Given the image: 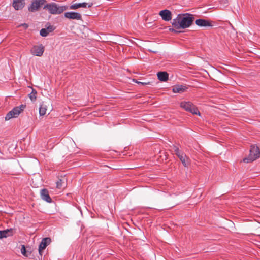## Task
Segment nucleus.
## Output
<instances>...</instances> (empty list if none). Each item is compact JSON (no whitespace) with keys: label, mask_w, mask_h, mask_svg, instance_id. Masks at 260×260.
<instances>
[{"label":"nucleus","mask_w":260,"mask_h":260,"mask_svg":"<svg viewBox=\"0 0 260 260\" xmlns=\"http://www.w3.org/2000/svg\"><path fill=\"white\" fill-rule=\"evenodd\" d=\"M62 187V180L59 179L56 182V187L57 188L60 189Z\"/></svg>","instance_id":"393cba45"},{"label":"nucleus","mask_w":260,"mask_h":260,"mask_svg":"<svg viewBox=\"0 0 260 260\" xmlns=\"http://www.w3.org/2000/svg\"><path fill=\"white\" fill-rule=\"evenodd\" d=\"M50 241V239L49 238H45L42 239L39 246V252L41 255V251L45 249Z\"/></svg>","instance_id":"4468645a"},{"label":"nucleus","mask_w":260,"mask_h":260,"mask_svg":"<svg viewBox=\"0 0 260 260\" xmlns=\"http://www.w3.org/2000/svg\"><path fill=\"white\" fill-rule=\"evenodd\" d=\"M37 91L32 89L31 92L29 94V97L31 101H35L36 99Z\"/></svg>","instance_id":"aec40b11"},{"label":"nucleus","mask_w":260,"mask_h":260,"mask_svg":"<svg viewBox=\"0 0 260 260\" xmlns=\"http://www.w3.org/2000/svg\"><path fill=\"white\" fill-rule=\"evenodd\" d=\"M12 6L16 10H21L25 6V1L23 0H13Z\"/></svg>","instance_id":"f8f14e48"},{"label":"nucleus","mask_w":260,"mask_h":260,"mask_svg":"<svg viewBox=\"0 0 260 260\" xmlns=\"http://www.w3.org/2000/svg\"><path fill=\"white\" fill-rule=\"evenodd\" d=\"M93 3L91 2L90 3H75L72 4L70 6V9L72 10H76L79 8H90L92 6Z\"/></svg>","instance_id":"0eeeda50"},{"label":"nucleus","mask_w":260,"mask_h":260,"mask_svg":"<svg viewBox=\"0 0 260 260\" xmlns=\"http://www.w3.org/2000/svg\"><path fill=\"white\" fill-rule=\"evenodd\" d=\"M184 167H187L189 164V159L186 155L182 152L177 156Z\"/></svg>","instance_id":"2eb2a0df"},{"label":"nucleus","mask_w":260,"mask_h":260,"mask_svg":"<svg viewBox=\"0 0 260 260\" xmlns=\"http://www.w3.org/2000/svg\"><path fill=\"white\" fill-rule=\"evenodd\" d=\"M44 8L47 9L52 14H59L66 10L65 6H59L54 3L47 4Z\"/></svg>","instance_id":"f03ea898"},{"label":"nucleus","mask_w":260,"mask_h":260,"mask_svg":"<svg viewBox=\"0 0 260 260\" xmlns=\"http://www.w3.org/2000/svg\"><path fill=\"white\" fill-rule=\"evenodd\" d=\"M260 157V151L256 146H251L249 156L243 159L244 162L248 163L253 161Z\"/></svg>","instance_id":"7ed1b4c3"},{"label":"nucleus","mask_w":260,"mask_h":260,"mask_svg":"<svg viewBox=\"0 0 260 260\" xmlns=\"http://www.w3.org/2000/svg\"><path fill=\"white\" fill-rule=\"evenodd\" d=\"M55 27L49 24L48 26H47L46 29L48 31V33H49L53 31Z\"/></svg>","instance_id":"5701e85b"},{"label":"nucleus","mask_w":260,"mask_h":260,"mask_svg":"<svg viewBox=\"0 0 260 260\" xmlns=\"http://www.w3.org/2000/svg\"><path fill=\"white\" fill-rule=\"evenodd\" d=\"M21 254L26 256V257H28V254L27 253L26 250V248H25V247L24 245H22V247H21Z\"/></svg>","instance_id":"412c9836"},{"label":"nucleus","mask_w":260,"mask_h":260,"mask_svg":"<svg viewBox=\"0 0 260 260\" xmlns=\"http://www.w3.org/2000/svg\"><path fill=\"white\" fill-rule=\"evenodd\" d=\"M64 17L70 19L81 20L82 19V16L80 13L74 12H66Z\"/></svg>","instance_id":"9d476101"},{"label":"nucleus","mask_w":260,"mask_h":260,"mask_svg":"<svg viewBox=\"0 0 260 260\" xmlns=\"http://www.w3.org/2000/svg\"><path fill=\"white\" fill-rule=\"evenodd\" d=\"M195 23L197 25L201 27L211 26L212 24L211 22L202 19H197L195 21Z\"/></svg>","instance_id":"ddd939ff"},{"label":"nucleus","mask_w":260,"mask_h":260,"mask_svg":"<svg viewBox=\"0 0 260 260\" xmlns=\"http://www.w3.org/2000/svg\"><path fill=\"white\" fill-rule=\"evenodd\" d=\"M23 25L24 26V27H28V25L25 24V23L23 24Z\"/></svg>","instance_id":"cd10ccee"},{"label":"nucleus","mask_w":260,"mask_h":260,"mask_svg":"<svg viewBox=\"0 0 260 260\" xmlns=\"http://www.w3.org/2000/svg\"><path fill=\"white\" fill-rule=\"evenodd\" d=\"M12 229L0 231V239L6 238L11 235Z\"/></svg>","instance_id":"6ab92c4d"},{"label":"nucleus","mask_w":260,"mask_h":260,"mask_svg":"<svg viewBox=\"0 0 260 260\" xmlns=\"http://www.w3.org/2000/svg\"><path fill=\"white\" fill-rule=\"evenodd\" d=\"M162 20L166 21H169L172 19V13L170 11L165 9L161 10L159 13Z\"/></svg>","instance_id":"1a4fd4ad"},{"label":"nucleus","mask_w":260,"mask_h":260,"mask_svg":"<svg viewBox=\"0 0 260 260\" xmlns=\"http://www.w3.org/2000/svg\"><path fill=\"white\" fill-rule=\"evenodd\" d=\"M47 110V106L44 103H42L39 108V114L40 116H44L46 114Z\"/></svg>","instance_id":"f3484780"},{"label":"nucleus","mask_w":260,"mask_h":260,"mask_svg":"<svg viewBox=\"0 0 260 260\" xmlns=\"http://www.w3.org/2000/svg\"><path fill=\"white\" fill-rule=\"evenodd\" d=\"M180 107L193 114L200 115V113L197 107L190 102L183 101L180 104Z\"/></svg>","instance_id":"20e7f679"},{"label":"nucleus","mask_w":260,"mask_h":260,"mask_svg":"<svg viewBox=\"0 0 260 260\" xmlns=\"http://www.w3.org/2000/svg\"><path fill=\"white\" fill-rule=\"evenodd\" d=\"M45 2V0H35L28 8V10L31 12L36 11L42 5L44 4Z\"/></svg>","instance_id":"6e6552de"},{"label":"nucleus","mask_w":260,"mask_h":260,"mask_svg":"<svg viewBox=\"0 0 260 260\" xmlns=\"http://www.w3.org/2000/svg\"><path fill=\"white\" fill-rule=\"evenodd\" d=\"M158 79L162 82H166L168 80L169 75L166 72H159L157 73Z\"/></svg>","instance_id":"dca6fc26"},{"label":"nucleus","mask_w":260,"mask_h":260,"mask_svg":"<svg viewBox=\"0 0 260 260\" xmlns=\"http://www.w3.org/2000/svg\"><path fill=\"white\" fill-rule=\"evenodd\" d=\"M173 149H174V151L175 152V154L177 156L182 153V152L180 151L179 149L177 147H176L175 146H174Z\"/></svg>","instance_id":"b1692460"},{"label":"nucleus","mask_w":260,"mask_h":260,"mask_svg":"<svg viewBox=\"0 0 260 260\" xmlns=\"http://www.w3.org/2000/svg\"><path fill=\"white\" fill-rule=\"evenodd\" d=\"M25 106L21 105L20 106L14 107L11 111L7 113L5 117L6 120H9L12 118L17 117L22 111H23Z\"/></svg>","instance_id":"39448f33"},{"label":"nucleus","mask_w":260,"mask_h":260,"mask_svg":"<svg viewBox=\"0 0 260 260\" xmlns=\"http://www.w3.org/2000/svg\"><path fill=\"white\" fill-rule=\"evenodd\" d=\"M222 3H223V6H225L228 5V2L226 0H222Z\"/></svg>","instance_id":"bb28decb"},{"label":"nucleus","mask_w":260,"mask_h":260,"mask_svg":"<svg viewBox=\"0 0 260 260\" xmlns=\"http://www.w3.org/2000/svg\"><path fill=\"white\" fill-rule=\"evenodd\" d=\"M44 51V47L42 45H35L30 49L31 53L36 56H41Z\"/></svg>","instance_id":"423d86ee"},{"label":"nucleus","mask_w":260,"mask_h":260,"mask_svg":"<svg viewBox=\"0 0 260 260\" xmlns=\"http://www.w3.org/2000/svg\"><path fill=\"white\" fill-rule=\"evenodd\" d=\"M185 87L183 85H176L173 88L174 93H181L185 90Z\"/></svg>","instance_id":"a211bd4d"},{"label":"nucleus","mask_w":260,"mask_h":260,"mask_svg":"<svg viewBox=\"0 0 260 260\" xmlns=\"http://www.w3.org/2000/svg\"><path fill=\"white\" fill-rule=\"evenodd\" d=\"M134 81H135L136 83H137L138 84H142V85H146L147 83H145V82H138L135 80H133Z\"/></svg>","instance_id":"a878e982"},{"label":"nucleus","mask_w":260,"mask_h":260,"mask_svg":"<svg viewBox=\"0 0 260 260\" xmlns=\"http://www.w3.org/2000/svg\"><path fill=\"white\" fill-rule=\"evenodd\" d=\"M41 198L44 201H45L47 203H51L52 199L49 196V192L46 189H43L40 191Z\"/></svg>","instance_id":"9b49d317"},{"label":"nucleus","mask_w":260,"mask_h":260,"mask_svg":"<svg viewBox=\"0 0 260 260\" xmlns=\"http://www.w3.org/2000/svg\"><path fill=\"white\" fill-rule=\"evenodd\" d=\"M194 20L193 15L189 13L179 14L171 22L172 26L177 29L188 28Z\"/></svg>","instance_id":"f257e3e1"},{"label":"nucleus","mask_w":260,"mask_h":260,"mask_svg":"<svg viewBox=\"0 0 260 260\" xmlns=\"http://www.w3.org/2000/svg\"><path fill=\"white\" fill-rule=\"evenodd\" d=\"M48 34V31L45 28L41 29L40 31V34L42 37H46Z\"/></svg>","instance_id":"4be33fe9"}]
</instances>
